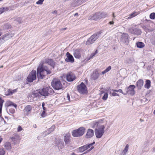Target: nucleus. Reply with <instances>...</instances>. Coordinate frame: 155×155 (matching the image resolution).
Here are the masks:
<instances>
[{
    "label": "nucleus",
    "mask_w": 155,
    "mask_h": 155,
    "mask_svg": "<svg viewBox=\"0 0 155 155\" xmlns=\"http://www.w3.org/2000/svg\"><path fill=\"white\" fill-rule=\"evenodd\" d=\"M3 67V66H1L0 67V68H2Z\"/></svg>",
    "instance_id": "nucleus-63"
},
{
    "label": "nucleus",
    "mask_w": 155,
    "mask_h": 155,
    "mask_svg": "<svg viewBox=\"0 0 155 155\" xmlns=\"http://www.w3.org/2000/svg\"><path fill=\"white\" fill-rule=\"evenodd\" d=\"M111 95L113 96H119V95L118 94L115 93V92H113V93L112 94H111Z\"/></svg>",
    "instance_id": "nucleus-48"
},
{
    "label": "nucleus",
    "mask_w": 155,
    "mask_h": 155,
    "mask_svg": "<svg viewBox=\"0 0 155 155\" xmlns=\"http://www.w3.org/2000/svg\"><path fill=\"white\" fill-rule=\"evenodd\" d=\"M4 102V101L1 99V98H0V114L2 113V107L3 103Z\"/></svg>",
    "instance_id": "nucleus-34"
},
{
    "label": "nucleus",
    "mask_w": 155,
    "mask_h": 155,
    "mask_svg": "<svg viewBox=\"0 0 155 155\" xmlns=\"http://www.w3.org/2000/svg\"><path fill=\"white\" fill-rule=\"evenodd\" d=\"M2 34V33L1 31V30H0V36Z\"/></svg>",
    "instance_id": "nucleus-60"
},
{
    "label": "nucleus",
    "mask_w": 155,
    "mask_h": 155,
    "mask_svg": "<svg viewBox=\"0 0 155 155\" xmlns=\"http://www.w3.org/2000/svg\"><path fill=\"white\" fill-rule=\"evenodd\" d=\"M112 91L114 92H118V90H112Z\"/></svg>",
    "instance_id": "nucleus-52"
},
{
    "label": "nucleus",
    "mask_w": 155,
    "mask_h": 155,
    "mask_svg": "<svg viewBox=\"0 0 155 155\" xmlns=\"http://www.w3.org/2000/svg\"><path fill=\"white\" fill-rule=\"evenodd\" d=\"M138 14V13L136 12H134L133 13L130 14L129 15V17L126 18V19H130L133 18L136 16Z\"/></svg>",
    "instance_id": "nucleus-30"
},
{
    "label": "nucleus",
    "mask_w": 155,
    "mask_h": 155,
    "mask_svg": "<svg viewBox=\"0 0 155 155\" xmlns=\"http://www.w3.org/2000/svg\"><path fill=\"white\" fill-rule=\"evenodd\" d=\"M97 53V50H96L95 53H92L90 55V57L89 58V60L91 58H92Z\"/></svg>",
    "instance_id": "nucleus-40"
},
{
    "label": "nucleus",
    "mask_w": 155,
    "mask_h": 155,
    "mask_svg": "<svg viewBox=\"0 0 155 155\" xmlns=\"http://www.w3.org/2000/svg\"><path fill=\"white\" fill-rule=\"evenodd\" d=\"M67 80L69 82L73 81L75 79V77L74 74L72 72L69 73L66 76Z\"/></svg>",
    "instance_id": "nucleus-16"
},
{
    "label": "nucleus",
    "mask_w": 155,
    "mask_h": 155,
    "mask_svg": "<svg viewBox=\"0 0 155 155\" xmlns=\"http://www.w3.org/2000/svg\"><path fill=\"white\" fill-rule=\"evenodd\" d=\"M143 28L146 31H147V30H149V29H147V27L145 26H143Z\"/></svg>",
    "instance_id": "nucleus-50"
},
{
    "label": "nucleus",
    "mask_w": 155,
    "mask_h": 155,
    "mask_svg": "<svg viewBox=\"0 0 155 155\" xmlns=\"http://www.w3.org/2000/svg\"><path fill=\"white\" fill-rule=\"evenodd\" d=\"M150 86V80H147L146 81V84L144 85L145 88L149 89Z\"/></svg>",
    "instance_id": "nucleus-29"
},
{
    "label": "nucleus",
    "mask_w": 155,
    "mask_h": 155,
    "mask_svg": "<svg viewBox=\"0 0 155 155\" xmlns=\"http://www.w3.org/2000/svg\"><path fill=\"white\" fill-rule=\"evenodd\" d=\"M99 12H97L94 14L92 15L89 17V19L96 20L98 19H100Z\"/></svg>",
    "instance_id": "nucleus-18"
},
{
    "label": "nucleus",
    "mask_w": 155,
    "mask_h": 155,
    "mask_svg": "<svg viewBox=\"0 0 155 155\" xmlns=\"http://www.w3.org/2000/svg\"><path fill=\"white\" fill-rule=\"evenodd\" d=\"M93 125L92 127L93 128L96 127H97L98 128L99 126V125H101L100 124H99V123L98 122H93Z\"/></svg>",
    "instance_id": "nucleus-35"
},
{
    "label": "nucleus",
    "mask_w": 155,
    "mask_h": 155,
    "mask_svg": "<svg viewBox=\"0 0 155 155\" xmlns=\"http://www.w3.org/2000/svg\"><path fill=\"white\" fill-rule=\"evenodd\" d=\"M45 63L52 67L53 68L55 65L54 62L51 59H46Z\"/></svg>",
    "instance_id": "nucleus-22"
},
{
    "label": "nucleus",
    "mask_w": 155,
    "mask_h": 155,
    "mask_svg": "<svg viewBox=\"0 0 155 155\" xmlns=\"http://www.w3.org/2000/svg\"><path fill=\"white\" fill-rule=\"evenodd\" d=\"M94 143L95 142H94L93 143H90L88 145L86 144L84 146H82L78 148V150L80 152H83L91 147V148L88 150V151H90L94 148V147L92 146Z\"/></svg>",
    "instance_id": "nucleus-6"
},
{
    "label": "nucleus",
    "mask_w": 155,
    "mask_h": 155,
    "mask_svg": "<svg viewBox=\"0 0 155 155\" xmlns=\"http://www.w3.org/2000/svg\"><path fill=\"white\" fill-rule=\"evenodd\" d=\"M36 78V72L32 70L29 74L27 78V80L29 82H31Z\"/></svg>",
    "instance_id": "nucleus-9"
},
{
    "label": "nucleus",
    "mask_w": 155,
    "mask_h": 155,
    "mask_svg": "<svg viewBox=\"0 0 155 155\" xmlns=\"http://www.w3.org/2000/svg\"><path fill=\"white\" fill-rule=\"evenodd\" d=\"M129 148V145L127 144L126 145L124 149L123 150L122 154L123 155H124L125 154L127 153V152Z\"/></svg>",
    "instance_id": "nucleus-31"
},
{
    "label": "nucleus",
    "mask_w": 155,
    "mask_h": 155,
    "mask_svg": "<svg viewBox=\"0 0 155 155\" xmlns=\"http://www.w3.org/2000/svg\"><path fill=\"white\" fill-rule=\"evenodd\" d=\"M99 74L98 71L97 70L94 71L91 75V78L94 80L97 79L98 77Z\"/></svg>",
    "instance_id": "nucleus-23"
},
{
    "label": "nucleus",
    "mask_w": 155,
    "mask_h": 155,
    "mask_svg": "<svg viewBox=\"0 0 155 155\" xmlns=\"http://www.w3.org/2000/svg\"><path fill=\"white\" fill-rule=\"evenodd\" d=\"M78 13H75V14H74V16H78Z\"/></svg>",
    "instance_id": "nucleus-56"
},
{
    "label": "nucleus",
    "mask_w": 155,
    "mask_h": 155,
    "mask_svg": "<svg viewBox=\"0 0 155 155\" xmlns=\"http://www.w3.org/2000/svg\"><path fill=\"white\" fill-rule=\"evenodd\" d=\"M53 88L56 90L62 89L63 87L60 81L59 80L54 79L51 83Z\"/></svg>",
    "instance_id": "nucleus-5"
},
{
    "label": "nucleus",
    "mask_w": 155,
    "mask_h": 155,
    "mask_svg": "<svg viewBox=\"0 0 155 155\" xmlns=\"http://www.w3.org/2000/svg\"><path fill=\"white\" fill-rule=\"evenodd\" d=\"M13 107L12 106H8L7 109V110L8 109L9 110L8 112L12 114H14L15 112V110ZM7 111L8 112V110H7Z\"/></svg>",
    "instance_id": "nucleus-28"
},
{
    "label": "nucleus",
    "mask_w": 155,
    "mask_h": 155,
    "mask_svg": "<svg viewBox=\"0 0 155 155\" xmlns=\"http://www.w3.org/2000/svg\"><path fill=\"white\" fill-rule=\"evenodd\" d=\"M150 18L152 19H153L155 18V13L153 12L150 14Z\"/></svg>",
    "instance_id": "nucleus-39"
},
{
    "label": "nucleus",
    "mask_w": 155,
    "mask_h": 155,
    "mask_svg": "<svg viewBox=\"0 0 155 155\" xmlns=\"http://www.w3.org/2000/svg\"><path fill=\"white\" fill-rule=\"evenodd\" d=\"M13 106L14 107H15V108H16L17 105L16 104H13L12 102H9V104L8 106Z\"/></svg>",
    "instance_id": "nucleus-44"
},
{
    "label": "nucleus",
    "mask_w": 155,
    "mask_h": 155,
    "mask_svg": "<svg viewBox=\"0 0 155 155\" xmlns=\"http://www.w3.org/2000/svg\"><path fill=\"white\" fill-rule=\"evenodd\" d=\"M100 19L101 18H104L107 16V14L105 12H99Z\"/></svg>",
    "instance_id": "nucleus-32"
},
{
    "label": "nucleus",
    "mask_w": 155,
    "mask_h": 155,
    "mask_svg": "<svg viewBox=\"0 0 155 155\" xmlns=\"http://www.w3.org/2000/svg\"><path fill=\"white\" fill-rule=\"evenodd\" d=\"M71 155H78L74 153H73L71 154Z\"/></svg>",
    "instance_id": "nucleus-57"
},
{
    "label": "nucleus",
    "mask_w": 155,
    "mask_h": 155,
    "mask_svg": "<svg viewBox=\"0 0 155 155\" xmlns=\"http://www.w3.org/2000/svg\"><path fill=\"white\" fill-rule=\"evenodd\" d=\"M140 121H141V122H143V121H144V120H143V119H140Z\"/></svg>",
    "instance_id": "nucleus-58"
},
{
    "label": "nucleus",
    "mask_w": 155,
    "mask_h": 155,
    "mask_svg": "<svg viewBox=\"0 0 155 155\" xmlns=\"http://www.w3.org/2000/svg\"><path fill=\"white\" fill-rule=\"evenodd\" d=\"M64 99L66 100V101L67 102L70 101V98L69 94H67L66 96L64 97Z\"/></svg>",
    "instance_id": "nucleus-38"
},
{
    "label": "nucleus",
    "mask_w": 155,
    "mask_h": 155,
    "mask_svg": "<svg viewBox=\"0 0 155 155\" xmlns=\"http://www.w3.org/2000/svg\"><path fill=\"white\" fill-rule=\"evenodd\" d=\"M32 109V107L31 105H28L26 106L24 110V114L26 116L29 115L31 113Z\"/></svg>",
    "instance_id": "nucleus-13"
},
{
    "label": "nucleus",
    "mask_w": 155,
    "mask_h": 155,
    "mask_svg": "<svg viewBox=\"0 0 155 155\" xmlns=\"http://www.w3.org/2000/svg\"><path fill=\"white\" fill-rule=\"evenodd\" d=\"M94 134L93 130L91 129H88L85 135V137L87 138L92 137Z\"/></svg>",
    "instance_id": "nucleus-19"
},
{
    "label": "nucleus",
    "mask_w": 155,
    "mask_h": 155,
    "mask_svg": "<svg viewBox=\"0 0 155 155\" xmlns=\"http://www.w3.org/2000/svg\"><path fill=\"white\" fill-rule=\"evenodd\" d=\"M17 91V89L13 90H8L7 91H5V94L7 96L12 95L13 93L16 92Z\"/></svg>",
    "instance_id": "nucleus-25"
},
{
    "label": "nucleus",
    "mask_w": 155,
    "mask_h": 155,
    "mask_svg": "<svg viewBox=\"0 0 155 155\" xmlns=\"http://www.w3.org/2000/svg\"><path fill=\"white\" fill-rule=\"evenodd\" d=\"M143 85V81L142 79H139L137 82V87L138 89H141Z\"/></svg>",
    "instance_id": "nucleus-21"
},
{
    "label": "nucleus",
    "mask_w": 155,
    "mask_h": 155,
    "mask_svg": "<svg viewBox=\"0 0 155 155\" xmlns=\"http://www.w3.org/2000/svg\"><path fill=\"white\" fill-rule=\"evenodd\" d=\"M113 17H115V16H114V13H113Z\"/></svg>",
    "instance_id": "nucleus-61"
},
{
    "label": "nucleus",
    "mask_w": 155,
    "mask_h": 155,
    "mask_svg": "<svg viewBox=\"0 0 155 155\" xmlns=\"http://www.w3.org/2000/svg\"><path fill=\"white\" fill-rule=\"evenodd\" d=\"M99 36V34H95L89 38L86 42V45H89L94 43Z\"/></svg>",
    "instance_id": "nucleus-7"
},
{
    "label": "nucleus",
    "mask_w": 155,
    "mask_h": 155,
    "mask_svg": "<svg viewBox=\"0 0 155 155\" xmlns=\"http://www.w3.org/2000/svg\"><path fill=\"white\" fill-rule=\"evenodd\" d=\"M51 71L46 67H43V64H40L37 69V76L38 79H43L47 74L51 73Z\"/></svg>",
    "instance_id": "nucleus-2"
},
{
    "label": "nucleus",
    "mask_w": 155,
    "mask_h": 155,
    "mask_svg": "<svg viewBox=\"0 0 155 155\" xmlns=\"http://www.w3.org/2000/svg\"><path fill=\"white\" fill-rule=\"evenodd\" d=\"M128 37V35L127 34L123 33L121 35V41L123 43L127 44L129 42Z\"/></svg>",
    "instance_id": "nucleus-15"
},
{
    "label": "nucleus",
    "mask_w": 155,
    "mask_h": 155,
    "mask_svg": "<svg viewBox=\"0 0 155 155\" xmlns=\"http://www.w3.org/2000/svg\"><path fill=\"white\" fill-rule=\"evenodd\" d=\"M135 88V86L134 85H130L128 87L125 89L126 91V94H130L131 95H133L135 94V91L134 89Z\"/></svg>",
    "instance_id": "nucleus-10"
},
{
    "label": "nucleus",
    "mask_w": 155,
    "mask_h": 155,
    "mask_svg": "<svg viewBox=\"0 0 155 155\" xmlns=\"http://www.w3.org/2000/svg\"><path fill=\"white\" fill-rule=\"evenodd\" d=\"M85 128L81 127L77 130H73L72 132V136L75 137H79L82 136L85 132Z\"/></svg>",
    "instance_id": "nucleus-4"
},
{
    "label": "nucleus",
    "mask_w": 155,
    "mask_h": 155,
    "mask_svg": "<svg viewBox=\"0 0 155 155\" xmlns=\"http://www.w3.org/2000/svg\"><path fill=\"white\" fill-rule=\"evenodd\" d=\"M108 94L107 93H105L102 97V99L104 100H106L108 97Z\"/></svg>",
    "instance_id": "nucleus-41"
},
{
    "label": "nucleus",
    "mask_w": 155,
    "mask_h": 155,
    "mask_svg": "<svg viewBox=\"0 0 155 155\" xmlns=\"http://www.w3.org/2000/svg\"><path fill=\"white\" fill-rule=\"evenodd\" d=\"M8 10V8L6 7H4L3 8H0V14L4 12L5 11Z\"/></svg>",
    "instance_id": "nucleus-36"
},
{
    "label": "nucleus",
    "mask_w": 155,
    "mask_h": 155,
    "mask_svg": "<svg viewBox=\"0 0 155 155\" xmlns=\"http://www.w3.org/2000/svg\"><path fill=\"white\" fill-rule=\"evenodd\" d=\"M114 22L113 21H111L109 22V24L110 25H113L114 24Z\"/></svg>",
    "instance_id": "nucleus-51"
},
{
    "label": "nucleus",
    "mask_w": 155,
    "mask_h": 155,
    "mask_svg": "<svg viewBox=\"0 0 155 155\" xmlns=\"http://www.w3.org/2000/svg\"><path fill=\"white\" fill-rule=\"evenodd\" d=\"M111 69V66H109L108 68H107L105 70L102 72V74H104L108 72Z\"/></svg>",
    "instance_id": "nucleus-33"
},
{
    "label": "nucleus",
    "mask_w": 155,
    "mask_h": 155,
    "mask_svg": "<svg viewBox=\"0 0 155 155\" xmlns=\"http://www.w3.org/2000/svg\"><path fill=\"white\" fill-rule=\"evenodd\" d=\"M45 104L44 102L42 103V107H45Z\"/></svg>",
    "instance_id": "nucleus-55"
},
{
    "label": "nucleus",
    "mask_w": 155,
    "mask_h": 155,
    "mask_svg": "<svg viewBox=\"0 0 155 155\" xmlns=\"http://www.w3.org/2000/svg\"><path fill=\"white\" fill-rule=\"evenodd\" d=\"M53 89L50 87L43 88L42 89L34 91L32 94L31 97H34L33 101H36L40 100L42 98V96H46L49 95H52L54 93Z\"/></svg>",
    "instance_id": "nucleus-1"
},
{
    "label": "nucleus",
    "mask_w": 155,
    "mask_h": 155,
    "mask_svg": "<svg viewBox=\"0 0 155 155\" xmlns=\"http://www.w3.org/2000/svg\"><path fill=\"white\" fill-rule=\"evenodd\" d=\"M129 31L131 34L137 35H140L141 33L140 30L136 28H130L129 29Z\"/></svg>",
    "instance_id": "nucleus-14"
},
{
    "label": "nucleus",
    "mask_w": 155,
    "mask_h": 155,
    "mask_svg": "<svg viewBox=\"0 0 155 155\" xmlns=\"http://www.w3.org/2000/svg\"><path fill=\"white\" fill-rule=\"evenodd\" d=\"M12 144L15 145L19 143L21 138L19 135L17 134H14L12 137L10 138Z\"/></svg>",
    "instance_id": "nucleus-8"
},
{
    "label": "nucleus",
    "mask_w": 155,
    "mask_h": 155,
    "mask_svg": "<svg viewBox=\"0 0 155 155\" xmlns=\"http://www.w3.org/2000/svg\"><path fill=\"white\" fill-rule=\"evenodd\" d=\"M153 113L154 114H155V110H154L153 112Z\"/></svg>",
    "instance_id": "nucleus-62"
},
{
    "label": "nucleus",
    "mask_w": 155,
    "mask_h": 155,
    "mask_svg": "<svg viewBox=\"0 0 155 155\" xmlns=\"http://www.w3.org/2000/svg\"><path fill=\"white\" fill-rule=\"evenodd\" d=\"M136 45L138 48H142L145 46L144 44L142 42H138L136 43Z\"/></svg>",
    "instance_id": "nucleus-27"
},
{
    "label": "nucleus",
    "mask_w": 155,
    "mask_h": 155,
    "mask_svg": "<svg viewBox=\"0 0 155 155\" xmlns=\"http://www.w3.org/2000/svg\"><path fill=\"white\" fill-rule=\"evenodd\" d=\"M4 147L6 150L10 151L12 148L11 144L9 142H6L5 143Z\"/></svg>",
    "instance_id": "nucleus-26"
},
{
    "label": "nucleus",
    "mask_w": 155,
    "mask_h": 155,
    "mask_svg": "<svg viewBox=\"0 0 155 155\" xmlns=\"http://www.w3.org/2000/svg\"><path fill=\"white\" fill-rule=\"evenodd\" d=\"M77 88L78 91L81 94L85 93L86 92L87 89L86 86L83 82L78 86Z\"/></svg>",
    "instance_id": "nucleus-11"
},
{
    "label": "nucleus",
    "mask_w": 155,
    "mask_h": 155,
    "mask_svg": "<svg viewBox=\"0 0 155 155\" xmlns=\"http://www.w3.org/2000/svg\"><path fill=\"white\" fill-rule=\"evenodd\" d=\"M34 127L35 128L36 127V124H35L34 125Z\"/></svg>",
    "instance_id": "nucleus-59"
},
{
    "label": "nucleus",
    "mask_w": 155,
    "mask_h": 155,
    "mask_svg": "<svg viewBox=\"0 0 155 155\" xmlns=\"http://www.w3.org/2000/svg\"><path fill=\"white\" fill-rule=\"evenodd\" d=\"M22 128L20 126H18V128L17 130L18 132H20L22 130Z\"/></svg>",
    "instance_id": "nucleus-47"
},
{
    "label": "nucleus",
    "mask_w": 155,
    "mask_h": 155,
    "mask_svg": "<svg viewBox=\"0 0 155 155\" xmlns=\"http://www.w3.org/2000/svg\"><path fill=\"white\" fill-rule=\"evenodd\" d=\"M66 56L67 58H66L65 59L66 61L71 63H73L74 61V59L73 56L69 52L67 53Z\"/></svg>",
    "instance_id": "nucleus-17"
},
{
    "label": "nucleus",
    "mask_w": 155,
    "mask_h": 155,
    "mask_svg": "<svg viewBox=\"0 0 155 155\" xmlns=\"http://www.w3.org/2000/svg\"><path fill=\"white\" fill-rule=\"evenodd\" d=\"M74 55L75 58H80L81 57V51L77 49L75 50L74 54Z\"/></svg>",
    "instance_id": "nucleus-24"
},
{
    "label": "nucleus",
    "mask_w": 155,
    "mask_h": 155,
    "mask_svg": "<svg viewBox=\"0 0 155 155\" xmlns=\"http://www.w3.org/2000/svg\"><path fill=\"white\" fill-rule=\"evenodd\" d=\"M55 128V126L54 125H52L51 127L49 129L48 131H50V132H52L54 130Z\"/></svg>",
    "instance_id": "nucleus-42"
},
{
    "label": "nucleus",
    "mask_w": 155,
    "mask_h": 155,
    "mask_svg": "<svg viewBox=\"0 0 155 155\" xmlns=\"http://www.w3.org/2000/svg\"><path fill=\"white\" fill-rule=\"evenodd\" d=\"M105 127L103 125H99L98 128H96L95 130V134L97 138H101L104 133Z\"/></svg>",
    "instance_id": "nucleus-3"
},
{
    "label": "nucleus",
    "mask_w": 155,
    "mask_h": 155,
    "mask_svg": "<svg viewBox=\"0 0 155 155\" xmlns=\"http://www.w3.org/2000/svg\"><path fill=\"white\" fill-rule=\"evenodd\" d=\"M43 110L45 111L46 110V108L45 107H43Z\"/></svg>",
    "instance_id": "nucleus-54"
},
{
    "label": "nucleus",
    "mask_w": 155,
    "mask_h": 155,
    "mask_svg": "<svg viewBox=\"0 0 155 155\" xmlns=\"http://www.w3.org/2000/svg\"><path fill=\"white\" fill-rule=\"evenodd\" d=\"M14 35V34L11 32H9L3 35L1 38L4 42L8 40Z\"/></svg>",
    "instance_id": "nucleus-12"
},
{
    "label": "nucleus",
    "mask_w": 155,
    "mask_h": 155,
    "mask_svg": "<svg viewBox=\"0 0 155 155\" xmlns=\"http://www.w3.org/2000/svg\"><path fill=\"white\" fill-rule=\"evenodd\" d=\"M5 151L3 148H0V155H4Z\"/></svg>",
    "instance_id": "nucleus-37"
},
{
    "label": "nucleus",
    "mask_w": 155,
    "mask_h": 155,
    "mask_svg": "<svg viewBox=\"0 0 155 155\" xmlns=\"http://www.w3.org/2000/svg\"><path fill=\"white\" fill-rule=\"evenodd\" d=\"M41 116L44 117L46 116V114L45 113V111L43 110L41 114Z\"/></svg>",
    "instance_id": "nucleus-45"
},
{
    "label": "nucleus",
    "mask_w": 155,
    "mask_h": 155,
    "mask_svg": "<svg viewBox=\"0 0 155 155\" xmlns=\"http://www.w3.org/2000/svg\"><path fill=\"white\" fill-rule=\"evenodd\" d=\"M118 91L119 92L121 93L124 94H124L123 93L122 90L121 89H119L118 90Z\"/></svg>",
    "instance_id": "nucleus-49"
},
{
    "label": "nucleus",
    "mask_w": 155,
    "mask_h": 155,
    "mask_svg": "<svg viewBox=\"0 0 155 155\" xmlns=\"http://www.w3.org/2000/svg\"><path fill=\"white\" fill-rule=\"evenodd\" d=\"M71 134L69 133H68L65 134L64 136V141L66 144L69 143L71 140Z\"/></svg>",
    "instance_id": "nucleus-20"
},
{
    "label": "nucleus",
    "mask_w": 155,
    "mask_h": 155,
    "mask_svg": "<svg viewBox=\"0 0 155 155\" xmlns=\"http://www.w3.org/2000/svg\"><path fill=\"white\" fill-rule=\"evenodd\" d=\"M16 21L18 22V23H20L21 22V18L18 17L16 19Z\"/></svg>",
    "instance_id": "nucleus-46"
},
{
    "label": "nucleus",
    "mask_w": 155,
    "mask_h": 155,
    "mask_svg": "<svg viewBox=\"0 0 155 155\" xmlns=\"http://www.w3.org/2000/svg\"><path fill=\"white\" fill-rule=\"evenodd\" d=\"M44 1V0H39L36 2V4L38 5H41Z\"/></svg>",
    "instance_id": "nucleus-43"
},
{
    "label": "nucleus",
    "mask_w": 155,
    "mask_h": 155,
    "mask_svg": "<svg viewBox=\"0 0 155 155\" xmlns=\"http://www.w3.org/2000/svg\"><path fill=\"white\" fill-rule=\"evenodd\" d=\"M87 151H86V152H84V154L86 153H87Z\"/></svg>",
    "instance_id": "nucleus-64"
},
{
    "label": "nucleus",
    "mask_w": 155,
    "mask_h": 155,
    "mask_svg": "<svg viewBox=\"0 0 155 155\" xmlns=\"http://www.w3.org/2000/svg\"><path fill=\"white\" fill-rule=\"evenodd\" d=\"M53 14H57V11H54L53 12H52Z\"/></svg>",
    "instance_id": "nucleus-53"
}]
</instances>
